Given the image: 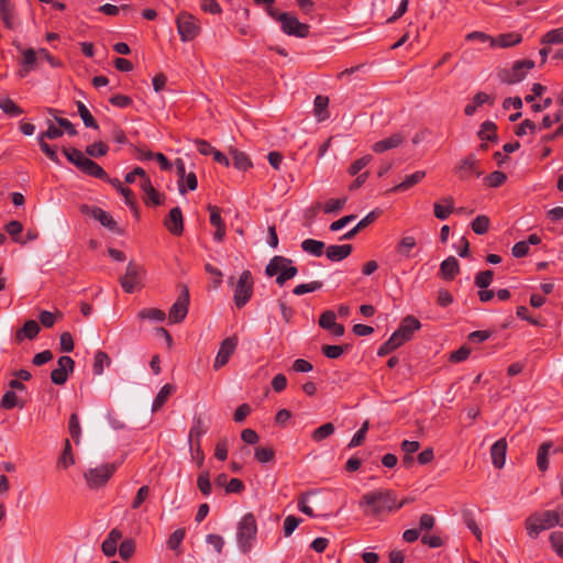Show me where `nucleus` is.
Here are the masks:
<instances>
[{"mask_svg": "<svg viewBox=\"0 0 563 563\" xmlns=\"http://www.w3.org/2000/svg\"><path fill=\"white\" fill-rule=\"evenodd\" d=\"M115 470L117 466L114 464H101L87 470L84 473V478L89 488L98 489L108 483Z\"/></svg>", "mask_w": 563, "mask_h": 563, "instance_id": "7", "label": "nucleus"}, {"mask_svg": "<svg viewBox=\"0 0 563 563\" xmlns=\"http://www.w3.org/2000/svg\"><path fill=\"white\" fill-rule=\"evenodd\" d=\"M257 534V523L253 514L244 515L238 523L236 541L240 550L247 553L252 550Z\"/></svg>", "mask_w": 563, "mask_h": 563, "instance_id": "3", "label": "nucleus"}, {"mask_svg": "<svg viewBox=\"0 0 563 563\" xmlns=\"http://www.w3.org/2000/svg\"><path fill=\"white\" fill-rule=\"evenodd\" d=\"M81 172L87 174L88 176H91V177H95L98 179H107L108 178V175L103 170V168L90 158L87 161V163Z\"/></svg>", "mask_w": 563, "mask_h": 563, "instance_id": "39", "label": "nucleus"}, {"mask_svg": "<svg viewBox=\"0 0 563 563\" xmlns=\"http://www.w3.org/2000/svg\"><path fill=\"white\" fill-rule=\"evenodd\" d=\"M197 486L202 495L209 496L211 494V483L209 472L205 471L198 475Z\"/></svg>", "mask_w": 563, "mask_h": 563, "instance_id": "54", "label": "nucleus"}, {"mask_svg": "<svg viewBox=\"0 0 563 563\" xmlns=\"http://www.w3.org/2000/svg\"><path fill=\"white\" fill-rule=\"evenodd\" d=\"M476 168V159L473 155L463 158L455 167V173L461 179L470 178Z\"/></svg>", "mask_w": 563, "mask_h": 563, "instance_id": "27", "label": "nucleus"}, {"mask_svg": "<svg viewBox=\"0 0 563 563\" xmlns=\"http://www.w3.org/2000/svg\"><path fill=\"white\" fill-rule=\"evenodd\" d=\"M188 306H189V291L187 287H184L180 294L178 295V298L173 303V306L169 309L168 318L170 323H179L181 322L187 313H188Z\"/></svg>", "mask_w": 563, "mask_h": 563, "instance_id": "10", "label": "nucleus"}, {"mask_svg": "<svg viewBox=\"0 0 563 563\" xmlns=\"http://www.w3.org/2000/svg\"><path fill=\"white\" fill-rule=\"evenodd\" d=\"M23 230V225L21 222L19 221H10L7 225H5V231L12 238V240L16 243H20V244H25L26 241L23 240L21 238V232Z\"/></svg>", "mask_w": 563, "mask_h": 563, "instance_id": "44", "label": "nucleus"}, {"mask_svg": "<svg viewBox=\"0 0 563 563\" xmlns=\"http://www.w3.org/2000/svg\"><path fill=\"white\" fill-rule=\"evenodd\" d=\"M139 319L162 322L166 318V313L158 308H144L137 313Z\"/></svg>", "mask_w": 563, "mask_h": 563, "instance_id": "35", "label": "nucleus"}, {"mask_svg": "<svg viewBox=\"0 0 563 563\" xmlns=\"http://www.w3.org/2000/svg\"><path fill=\"white\" fill-rule=\"evenodd\" d=\"M445 205L435 202L433 205L434 217L439 220H445L454 211V199L451 196L442 198Z\"/></svg>", "mask_w": 563, "mask_h": 563, "instance_id": "26", "label": "nucleus"}, {"mask_svg": "<svg viewBox=\"0 0 563 563\" xmlns=\"http://www.w3.org/2000/svg\"><path fill=\"white\" fill-rule=\"evenodd\" d=\"M405 501H397L396 494L390 489H377L365 493L360 499V507H365L366 516H379L387 511L391 512L400 509Z\"/></svg>", "mask_w": 563, "mask_h": 563, "instance_id": "1", "label": "nucleus"}, {"mask_svg": "<svg viewBox=\"0 0 563 563\" xmlns=\"http://www.w3.org/2000/svg\"><path fill=\"white\" fill-rule=\"evenodd\" d=\"M1 408L10 410L14 407H23V405H19L18 396L13 390H8L4 393V395L1 398L0 402Z\"/></svg>", "mask_w": 563, "mask_h": 563, "instance_id": "53", "label": "nucleus"}, {"mask_svg": "<svg viewBox=\"0 0 563 563\" xmlns=\"http://www.w3.org/2000/svg\"><path fill=\"white\" fill-rule=\"evenodd\" d=\"M135 551V542L132 539H126L121 542L119 547V554L121 559L129 560Z\"/></svg>", "mask_w": 563, "mask_h": 563, "instance_id": "58", "label": "nucleus"}, {"mask_svg": "<svg viewBox=\"0 0 563 563\" xmlns=\"http://www.w3.org/2000/svg\"><path fill=\"white\" fill-rule=\"evenodd\" d=\"M75 362L69 356H60L57 361V367L52 371L51 379L56 385H63L67 382L68 374L74 371Z\"/></svg>", "mask_w": 563, "mask_h": 563, "instance_id": "12", "label": "nucleus"}, {"mask_svg": "<svg viewBox=\"0 0 563 563\" xmlns=\"http://www.w3.org/2000/svg\"><path fill=\"white\" fill-rule=\"evenodd\" d=\"M177 184H178L179 192L181 195H184L187 189L191 190V191L196 190L197 186H198L197 176L194 172H190L187 175H185V178L178 179Z\"/></svg>", "mask_w": 563, "mask_h": 563, "instance_id": "42", "label": "nucleus"}, {"mask_svg": "<svg viewBox=\"0 0 563 563\" xmlns=\"http://www.w3.org/2000/svg\"><path fill=\"white\" fill-rule=\"evenodd\" d=\"M368 427H369L368 421H365L362 424L361 429L351 439V441L347 445L350 449L356 448L363 443V441L365 440L366 433L368 431Z\"/></svg>", "mask_w": 563, "mask_h": 563, "instance_id": "59", "label": "nucleus"}, {"mask_svg": "<svg viewBox=\"0 0 563 563\" xmlns=\"http://www.w3.org/2000/svg\"><path fill=\"white\" fill-rule=\"evenodd\" d=\"M108 146L102 142H95L87 146L86 153L91 157H99L106 155Z\"/></svg>", "mask_w": 563, "mask_h": 563, "instance_id": "61", "label": "nucleus"}, {"mask_svg": "<svg viewBox=\"0 0 563 563\" xmlns=\"http://www.w3.org/2000/svg\"><path fill=\"white\" fill-rule=\"evenodd\" d=\"M558 510H543L531 514L525 521V528L530 538L536 539L539 534L556 526Z\"/></svg>", "mask_w": 563, "mask_h": 563, "instance_id": "2", "label": "nucleus"}, {"mask_svg": "<svg viewBox=\"0 0 563 563\" xmlns=\"http://www.w3.org/2000/svg\"><path fill=\"white\" fill-rule=\"evenodd\" d=\"M68 430L73 440L78 444L80 442L81 427L77 413L70 415Z\"/></svg>", "mask_w": 563, "mask_h": 563, "instance_id": "49", "label": "nucleus"}, {"mask_svg": "<svg viewBox=\"0 0 563 563\" xmlns=\"http://www.w3.org/2000/svg\"><path fill=\"white\" fill-rule=\"evenodd\" d=\"M74 463H75V459H74V455L71 452V445H70L69 440H66L63 453H62L60 457L58 459V466L67 468L70 465H73Z\"/></svg>", "mask_w": 563, "mask_h": 563, "instance_id": "50", "label": "nucleus"}, {"mask_svg": "<svg viewBox=\"0 0 563 563\" xmlns=\"http://www.w3.org/2000/svg\"><path fill=\"white\" fill-rule=\"evenodd\" d=\"M314 114L318 119V121H324L329 118L328 112V104H329V98L325 96H317L314 98Z\"/></svg>", "mask_w": 563, "mask_h": 563, "instance_id": "34", "label": "nucleus"}, {"mask_svg": "<svg viewBox=\"0 0 563 563\" xmlns=\"http://www.w3.org/2000/svg\"><path fill=\"white\" fill-rule=\"evenodd\" d=\"M176 25L183 42L194 41L201 32L199 20L186 11H183L177 15Z\"/></svg>", "mask_w": 563, "mask_h": 563, "instance_id": "6", "label": "nucleus"}, {"mask_svg": "<svg viewBox=\"0 0 563 563\" xmlns=\"http://www.w3.org/2000/svg\"><path fill=\"white\" fill-rule=\"evenodd\" d=\"M323 286V283L320 282V280H313V282H310V283H307V284H300V285H297L294 289H292V292L294 295L296 296H301V295H305L307 292H313L316 290H319L321 289Z\"/></svg>", "mask_w": 563, "mask_h": 563, "instance_id": "45", "label": "nucleus"}, {"mask_svg": "<svg viewBox=\"0 0 563 563\" xmlns=\"http://www.w3.org/2000/svg\"><path fill=\"white\" fill-rule=\"evenodd\" d=\"M420 328L421 323L417 318L407 316L402 319L399 328L391 334V336L396 338L400 345H402L405 342L409 341L412 338L413 332Z\"/></svg>", "mask_w": 563, "mask_h": 563, "instance_id": "11", "label": "nucleus"}, {"mask_svg": "<svg viewBox=\"0 0 563 563\" xmlns=\"http://www.w3.org/2000/svg\"><path fill=\"white\" fill-rule=\"evenodd\" d=\"M478 136L481 140L483 141H493L496 139V125L494 122L492 121H485L479 131H478Z\"/></svg>", "mask_w": 563, "mask_h": 563, "instance_id": "47", "label": "nucleus"}, {"mask_svg": "<svg viewBox=\"0 0 563 563\" xmlns=\"http://www.w3.org/2000/svg\"><path fill=\"white\" fill-rule=\"evenodd\" d=\"M494 273L493 271H483L476 274L475 276V285L481 288H487L493 282Z\"/></svg>", "mask_w": 563, "mask_h": 563, "instance_id": "56", "label": "nucleus"}, {"mask_svg": "<svg viewBox=\"0 0 563 563\" xmlns=\"http://www.w3.org/2000/svg\"><path fill=\"white\" fill-rule=\"evenodd\" d=\"M22 68L19 71V75L21 77H25L37 64L40 60L38 58V51H35L33 48H25L22 51Z\"/></svg>", "mask_w": 563, "mask_h": 563, "instance_id": "23", "label": "nucleus"}, {"mask_svg": "<svg viewBox=\"0 0 563 563\" xmlns=\"http://www.w3.org/2000/svg\"><path fill=\"white\" fill-rule=\"evenodd\" d=\"M231 155H232L233 166L236 169L245 172L252 166V163H251L249 156L244 152H241L238 150H232Z\"/></svg>", "mask_w": 563, "mask_h": 563, "instance_id": "37", "label": "nucleus"}, {"mask_svg": "<svg viewBox=\"0 0 563 563\" xmlns=\"http://www.w3.org/2000/svg\"><path fill=\"white\" fill-rule=\"evenodd\" d=\"M558 453L560 449H554L553 443L550 441L543 442L537 452V465L541 472H545L549 468V455L550 453Z\"/></svg>", "mask_w": 563, "mask_h": 563, "instance_id": "19", "label": "nucleus"}, {"mask_svg": "<svg viewBox=\"0 0 563 563\" xmlns=\"http://www.w3.org/2000/svg\"><path fill=\"white\" fill-rule=\"evenodd\" d=\"M166 229L175 236H179L184 232V218L179 207L173 208L164 220Z\"/></svg>", "mask_w": 563, "mask_h": 563, "instance_id": "15", "label": "nucleus"}, {"mask_svg": "<svg viewBox=\"0 0 563 563\" xmlns=\"http://www.w3.org/2000/svg\"><path fill=\"white\" fill-rule=\"evenodd\" d=\"M140 187L144 192V201L146 205L159 206L163 203L161 194L153 187L150 179H144L140 183Z\"/></svg>", "mask_w": 563, "mask_h": 563, "instance_id": "22", "label": "nucleus"}, {"mask_svg": "<svg viewBox=\"0 0 563 563\" xmlns=\"http://www.w3.org/2000/svg\"><path fill=\"white\" fill-rule=\"evenodd\" d=\"M534 65L536 64L532 59L517 60L512 64L511 68L503 69L499 73L500 80L509 85L520 82L526 78L528 71L531 70Z\"/></svg>", "mask_w": 563, "mask_h": 563, "instance_id": "8", "label": "nucleus"}, {"mask_svg": "<svg viewBox=\"0 0 563 563\" xmlns=\"http://www.w3.org/2000/svg\"><path fill=\"white\" fill-rule=\"evenodd\" d=\"M64 131L60 129V126H56L53 122H47V130L45 132H42L38 134L40 137L43 139H49V140H56L63 136Z\"/></svg>", "mask_w": 563, "mask_h": 563, "instance_id": "60", "label": "nucleus"}, {"mask_svg": "<svg viewBox=\"0 0 563 563\" xmlns=\"http://www.w3.org/2000/svg\"><path fill=\"white\" fill-rule=\"evenodd\" d=\"M0 18L8 29L13 27V11L10 2H0Z\"/></svg>", "mask_w": 563, "mask_h": 563, "instance_id": "51", "label": "nucleus"}, {"mask_svg": "<svg viewBox=\"0 0 563 563\" xmlns=\"http://www.w3.org/2000/svg\"><path fill=\"white\" fill-rule=\"evenodd\" d=\"M238 346V339L235 336H229L224 339L220 345L218 354L216 356L213 368L218 371L223 367L230 360Z\"/></svg>", "mask_w": 563, "mask_h": 563, "instance_id": "13", "label": "nucleus"}, {"mask_svg": "<svg viewBox=\"0 0 563 563\" xmlns=\"http://www.w3.org/2000/svg\"><path fill=\"white\" fill-rule=\"evenodd\" d=\"M460 272V265L454 256L444 260L440 265V275L446 280L453 279Z\"/></svg>", "mask_w": 563, "mask_h": 563, "instance_id": "28", "label": "nucleus"}, {"mask_svg": "<svg viewBox=\"0 0 563 563\" xmlns=\"http://www.w3.org/2000/svg\"><path fill=\"white\" fill-rule=\"evenodd\" d=\"M175 389L176 388L174 385L165 384L156 395L152 405V410L157 411L158 409H161L165 405L167 399L170 397V395L175 391Z\"/></svg>", "mask_w": 563, "mask_h": 563, "instance_id": "31", "label": "nucleus"}, {"mask_svg": "<svg viewBox=\"0 0 563 563\" xmlns=\"http://www.w3.org/2000/svg\"><path fill=\"white\" fill-rule=\"evenodd\" d=\"M111 364V360L109 355L103 351H98L95 354V361H93V374L95 375H102L106 367H109Z\"/></svg>", "mask_w": 563, "mask_h": 563, "instance_id": "38", "label": "nucleus"}, {"mask_svg": "<svg viewBox=\"0 0 563 563\" xmlns=\"http://www.w3.org/2000/svg\"><path fill=\"white\" fill-rule=\"evenodd\" d=\"M82 212L89 211V213L98 220L103 227L108 228L111 231L117 230V222L113 220L110 213L103 211L98 207L88 208L87 206L82 207Z\"/></svg>", "mask_w": 563, "mask_h": 563, "instance_id": "18", "label": "nucleus"}, {"mask_svg": "<svg viewBox=\"0 0 563 563\" xmlns=\"http://www.w3.org/2000/svg\"><path fill=\"white\" fill-rule=\"evenodd\" d=\"M549 541L553 551L563 559V532L554 531L550 534Z\"/></svg>", "mask_w": 563, "mask_h": 563, "instance_id": "52", "label": "nucleus"}, {"mask_svg": "<svg viewBox=\"0 0 563 563\" xmlns=\"http://www.w3.org/2000/svg\"><path fill=\"white\" fill-rule=\"evenodd\" d=\"M76 104H77L78 114L80 115L84 124L87 128H91L95 130L99 129L97 121L95 120V118L92 117V114L90 113L88 108L81 101H77Z\"/></svg>", "mask_w": 563, "mask_h": 563, "instance_id": "40", "label": "nucleus"}, {"mask_svg": "<svg viewBox=\"0 0 563 563\" xmlns=\"http://www.w3.org/2000/svg\"><path fill=\"white\" fill-rule=\"evenodd\" d=\"M417 242L413 236H404L396 246L397 253L405 258H410L411 251L416 247Z\"/></svg>", "mask_w": 563, "mask_h": 563, "instance_id": "33", "label": "nucleus"}, {"mask_svg": "<svg viewBox=\"0 0 563 563\" xmlns=\"http://www.w3.org/2000/svg\"><path fill=\"white\" fill-rule=\"evenodd\" d=\"M229 284L234 285V305L238 308L244 307L253 296L254 280L251 272L243 271L235 284L233 283V277H230Z\"/></svg>", "mask_w": 563, "mask_h": 563, "instance_id": "4", "label": "nucleus"}, {"mask_svg": "<svg viewBox=\"0 0 563 563\" xmlns=\"http://www.w3.org/2000/svg\"><path fill=\"white\" fill-rule=\"evenodd\" d=\"M489 224H490V221L487 216H477L473 220L471 227H472V230L474 231V233L482 235L488 231Z\"/></svg>", "mask_w": 563, "mask_h": 563, "instance_id": "48", "label": "nucleus"}, {"mask_svg": "<svg viewBox=\"0 0 563 563\" xmlns=\"http://www.w3.org/2000/svg\"><path fill=\"white\" fill-rule=\"evenodd\" d=\"M150 496V487L144 485L139 488L135 497L132 500L131 507L137 509Z\"/></svg>", "mask_w": 563, "mask_h": 563, "instance_id": "64", "label": "nucleus"}, {"mask_svg": "<svg viewBox=\"0 0 563 563\" xmlns=\"http://www.w3.org/2000/svg\"><path fill=\"white\" fill-rule=\"evenodd\" d=\"M506 179L507 176L505 173L495 170L485 178V183L488 187L497 188L501 186L506 181Z\"/></svg>", "mask_w": 563, "mask_h": 563, "instance_id": "55", "label": "nucleus"}, {"mask_svg": "<svg viewBox=\"0 0 563 563\" xmlns=\"http://www.w3.org/2000/svg\"><path fill=\"white\" fill-rule=\"evenodd\" d=\"M335 431V427L333 423L331 422H327L320 427H318L312 433H311V439L314 441V442H321L323 441L324 439L329 438L330 435H332Z\"/></svg>", "mask_w": 563, "mask_h": 563, "instance_id": "41", "label": "nucleus"}, {"mask_svg": "<svg viewBox=\"0 0 563 563\" xmlns=\"http://www.w3.org/2000/svg\"><path fill=\"white\" fill-rule=\"evenodd\" d=\"M289 268H297L292 265V261L290 258L276 255L274 256L265 268V273L267 276L273 277L275 275H284L286 271Z\"/></svg>", "mask_w": 563, "mask_h": 563, "instance_id": "16", "label": "nucleus"}, {"mask_svg": "<svg viewBox=\"0 0 563 563\" xmlns=\"http://www.w3.org/2000/svg\"><path fill=\"white\" fill-rule=\"evenodd\" d=\"M275 456V452L272 448H256L255 449V459L260 463L271 462Z\"/></svg>", "mask_w": 563, "mask_h": 563, "instance_id": "62", "label": "nucleus"}, {"mask_svg": "<svg viewBox=\"0 0 563 563\" xmlns=\"http://www.w3.org/2000/svg\"><path fill=\"white\" fill-rule=\"evenodd\" d=\"M541 43L547 45L563 44V27L553 29L547 32L542 36Z\"/></svg>", "mask_w": 563, "mask_h": 563, "instance_id": "43", "label": "nucleus"}, {"mask_svg": "<svg viewBox=\"0 0 563 563\" xmlns=\"http://www.w3.org/2000/svg\"><path fill=\"white\" fill-rule=\"evenodd\" d=\"M0 109L10 117H18L23 113V110L9 98L0 100Z\"/></svg>", "mask_w": 563, "mask_h": 563, "instance_id": "46", "label": "nucleus"}, {"mask_svg": "<svg viewBox=\"0 0 563 563\" xmlns=\"http://www.w3.org/2000/svg\"><path fill=\"white\" fill-rule=\"evenodd\" d=\"M522 41V35L516 32H510L506 34H500L497 37H493L492 47H511L515 46Z\"/></svg>", "mask_w": 563, "mask_h": 563, "instance_id": "24", "label": "nucleus"}, {"mask_svg": "<svg viewBox=\"0 0 563 563\" xmlns=\"http://www.w3.org/2000/svg\"><path fill=\"white\" fill-rule=\"evenodd\" d=\"M372 162V156L371 155H365L358 159H356L355 162H353L347 172L351 176H355L357 175L363 168H365L369 163Z\"/></svg>", "mask_w": 563, "mask_h": 563, "instance_id": "57", "label": "nucleus"}, {"mask_svg": "<svg viewBox=\"0 0 563 563\" xmlns=\"http://www.w3.org/2000/svg\"><path fill=\"white\" fill-rule=\"evenodd\" d=\"M40 332V325L34 320H29L24 325L16 332V340L22 341L23 339L33 340Z\"/></svg>", "mask_w": 563, "mask_h": 563, "instance_id": "30", "label": "nucleus"}, {"mask_svg": "<svg viewBox=\"0 0 563 563\" xmlns=\"http://www.w3.org/2000/svg\"><path fill=\"white\" fill-rule=\"evenodd\" d=\"M352 249L351 244L330 245L325 251V255L331 262H340L351 254Z\"/></svg>", "mask_w": 563, "mask_h": 563, "instance_id": "25", "label": "nucleus"}, {"mask_svg": "<svg viewBox=\"0 0 563 563\" xmlns=\"http://www.w3.org/2000/svg\"><path fill=\"white\" fill-rule=\"evenodd\" d=\"M269 14L280 23L283 32L287 35L301 38L309 35V25L301 23L295 15L288 12L275 13L272 10L269 11Z\"/></svg>", "mask_w": 563, "mask_h": 563, "instance_id": "5", "label": "nucleus"}, {"mask_svg": "<svg viewBox=\"0 0 563 563\" xmlns=\"http://www.w3.org/2000/svg\"><path fill=\"white\" fill-rule=\"evenodd\" d=\"M303 252L313 256H321L324 249V243L314 239H306L301 243Z\"/></svg>", "mask_w": 563, "mask_h": 563, "instance_id": "36", "label": "nucleus"}, {"mask_svg": "<svg viewBox=\"0 0 563 563\" xmlns=\"http://www.w3.org/2000/svg\"><path fill=\"white\" fill-rule=\"evenodd\" d=\"M399 346H401L399 341L390 335V338L379 346L377 354L378 356L387 355Z\"/></svg>", "mask_w": 563, "mask_h": 563, "instance_id": "63", "label": "nucleus"}, {"mask_svg": "<svg viewBox=\"0 0 563 563\" xmlns=\"http://www.w3.org/2000/svg\"><path fill=\"white\" fill-rule=\"evenodd\" d=\"M507 441L499 439L490 448L492 463L496 468H501L506 462Z\"/></svg>", "mask_w": 563, "mask_h": 563, "instance_id": "17", "label": "nucleus"}, {"mask_svg": "<svg viewBox=\"0 0 563 563\" xmlns=\"http://www.w3.org/2000/svg\"><path fill=\"white\" fill-rule=\"evenodd\" d=\"M486 102L493 103L490 96L485 92H477L473 97L472 101L465 106L464 113L466 115H473L476 112V109Z\"/></svg>", "mask_w": 563, "mask_h": 563, "instance_id": "32", "label": "nucleus"}, {"mask_svg": "<svg viewBox=\"0 0 563 563\" xmlns=\"http://www.w3.org/2000/svg\"><path fill=\"white\" fill-rule=\"evenodd\" d=\"M143 268L134 262H130L126 266L125 274L120 278L123 290L132 294L142 283Z\"/></svg>", "mask_w": 563, "mask_h": 563, "instance_id": "9", "label": "nucleus"}, {"mask_svg": "<svg viewBox=\"0 0 563 563\" xmlns=\"http://www.w3.org/2000/svg\"><path fill=\"white\" fill-rule=\"evenodd\" d=\"M208 431V426L201 417H195L192 426L189 431V443L190 446H194V442L198 446V451L200 452V439Z\"/></svg>", "mask_w": 563, "mask_h": 563, "instance_id": "20", "label": "nucleus"}, {"mask_svg": "<svg viewBox=\"0 0 563 563\" xmlns=\"http://www.w3.org/2000/svg\"><path fill=\"white\" fill-rule=\"evenodd\" d=\"M424 177H426V172L417 170L413 174L406 176L404 181L396 185L390 191H394V192L405 191V190L409 189L410 187L415 186L416 184L420 183Z\"/></svg>", "mask_w": 563, "mask_h": 563, "instance_id": "29", "label": "nucleus"}, {"mask_svg": "<svg viewBox=\"0 0 563 563\" xmlns=\"http://www.w3.org/2000/svg\"><path fill=\"white\" fill-rule=\"evenodd\" d=\"M405 141H406V135L401 132H397V133L389 135L388 137H385L380 141L375 142L372 145V150L377 154H382L384 152L397 148Z\"/></svg>", "mask_w": 563, "mask_h": 563, "instance_id": "14", "label": "nucleus"}, {"mask_svg": "<svg viewBox=\"0 0 563 563\" xmlns=\"http://www.w3.org/2000/svg\"><path fill=\"white\" fill-rule=\"evenodd\" d=\"M346 203V198H338V199H329L325 201V203L322 206L320 202H316L311 208L310 211L312 214H317L321 207L323 208L324 213H338L343 209V207Z\"/></svg>", "mask_w": 563, "mask_h": 563, "instance_id": "21", "label": "nucleus"}]
</instances>
